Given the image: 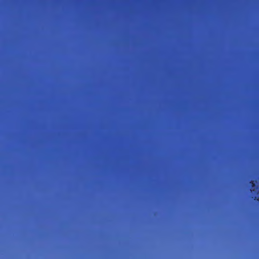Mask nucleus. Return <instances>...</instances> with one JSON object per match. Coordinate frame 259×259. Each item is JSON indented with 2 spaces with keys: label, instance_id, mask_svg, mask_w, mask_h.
<instances>
[{
  "label": "nucleus",
  "instance_id": "f257e3e1",
  "mask_svg": "<svg viewBox=\"0 0 259 259\" xmlns=\"http://www.w3.org/2000/svg\"><path fill=\"white\" fill-rule=\"evenodd\" d=\"M250 184H251V185L252 187H254V186H255V183H254V182L253 181H251L250 182Z\"/></svg>",
  "mask_w": 259,
  "mask_h": 259
}]
</instances>
